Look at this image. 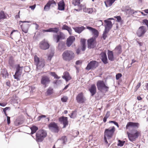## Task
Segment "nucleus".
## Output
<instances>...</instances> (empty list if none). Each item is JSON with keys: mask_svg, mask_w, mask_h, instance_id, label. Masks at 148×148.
I'll return each instance as SVG.
<instances>
[{"mask_svg": "<svg viewBox=\"0 0 148 148\" xmlns=\"http://www.w3.org/2000/svg\"><path fill=\"white\" fill-rule=\"evenodd\" d=\"M139 126V124L138 123L129 122L127 123L126 126V129H128L130 127L138 128Z\"/></svg>", "mask_w": 148, "mask_h": 148, "instance_id": "19", "label": "nucleus"}, {"mask_svg": "<svg viewBox=\"0 0 148 148\" xmlns=\"http://www.w3.org/2000/svg\"><path fill=\"white\" fill-rule=\"evenodd\" d=\"M7 123L9 124L10 123V117L8 116H7Z\"/></svg>", "mask_w": 148, "mask_h": 148, "instance_id": "64", "label": "nucleus"}, {"mask_svg": "<svg viewBox=\"0 0 148 148\" xmlns=\"http://www.w3.org/2000/svg\"><path fill=\"white\" fill-rule=\"evenodd\" d=\"M127 134L129 140L130 141L133 142L135 141L139 136H140L141 132L140 131L135 130L134 132H132L130 133L127 132Z\"/></svg>", "mask_w": 148, "mask_h": 148, "instance_id": "5", "label": "nucleus"}, {"mask_svg": "<svg viewBox=\"0 0 148 148\" xmlns=\"http://www.w3.org/2000/svg\"><path fill=\"white\" fill-rule=\"evenodd\" d=\"M59 140L61 141L62 144L65 145L66 144V143L67 142V138L66 136H63Z\"/></svg>", "mask_w": 148, "mask_h": 148, "instance_id": "32", "label": "nucleus"}, {"mask_svg": "<svg viewBox=\"0 0 148 148\" xmlns=\"http://www.w3.org/2000/svg\"><path fill=\"white\" fill-rule=\"evenodd\" d=\"M87 12L88 14H91L93 12V9L92 8H87Z\"/></svg>", "mask_w": 148, "mask_h": 148, "instance_id": "52", "label": "nucleus"}, {"mask_svg": "<svg viewBox=\"0 0 148 148\" xmlns=\"http://www.w3.org/2000/svg\"><path fill=\"white\" fill-rule=\"evenodd\" d=\"M56 5V3L54 0H49L45 5L44 10L48 11L49 10L50 6L54 7Z\"/></svg>", "mask_w": 148, "mask_h": 148, "instance_id": "13", "label": "nucleus"}, {"mask_svg": "<svg viewBox=\"0 0 148 148\" xmlns=\"http://www.w3.org/2000/svg\"><path fill=\"white\" fill-rule=\"evenodd\" d=\"M39 60V58L36 56L35 55L34 56V61L35 62L36 65L40 61Z\"/></svg>", "mask_w": 148, "mask_h": 148, "instance_id": "43", "label": "nucleus"}, {"mask_svg": "<svg viewBox=\"0 0 148 148\" xmlns=\"http://www.w3.org/2000/svg\"><path fill=\"white\" fill-rule=\"evenodd\" d=\"M77 102L79 103H83L85 102L86 99L82 92L79 93L76 97Z\"/></svg>", "mask_w": 148, "mask_h": 148, "instance_id": "14", "label": "nucleus"}, {"mask_svg": "<svg viewBox=\"0 0 148 148\" xmlns=\"http://www.w3.org/2000/svg\"><path fill=\"white\" fill-rule=\"evenodd\" d=\"M46 116L45 115H44L43 114H41L40 116H39L38 117V118H37V121H39L41 120V119L42 118H45L46 117Z\"/></svg>", "mask_w": 148, "mask_h": 148, "instance_id": "46", "label": "nucleus"}, {"mask_svg": "<svg viewBox=\"0 0 148 148\" xmlns=\"http://www.w3.org/2000/svg\"><path fill=\"white\" fill-rule=\"evenodd\" d=\"M125 143V141L121 140H118V143L117 144V145L118 146L122 147L123 146Z\"/></svg>", "mask_w": 148, "mask_h": 148, "instance_id": "40", "label": "nucleus"}, {"mask_svg": "<svg viewBox=\"0 0 148 148\" xmlns=\"http://www.w3.org/2000/svg\"><path fill=\"white\" fill-rule=\"evenodd\" d=\"M115 49L117 51V54L118 55L121 54L122 52L121 46L120 45L117 46Z\"/></svg>", "mask_w": 148, "mask_h": 148, "instance_id": "35", "label": "nucleus"}, {"mask_svg": "<svg viewBox=\"0 0 148 148\" xmlns=\"http://www.w3.org/2000/svg\"><path fill=\"white\" fill-rule=\"evenodd\" d=\"M53 93V88L51 87H49L47 90L46 94L47 96H49Z\"/></svg>", "mask_w": 148, "mask_h": 148, "instance_id": "31", "label": "nucleus"}, {"mask_svg": "<svg viewBox=\"0 0 148 148\" xmlns=\"http://www.w3.org/2000/svg\"><path fill=\"white\" fill-rule=\"evenodd\" d=\"M107 54L108 60L111 61H113L114 60V58L113 51L108 50Z\"/></svg>", "mask_w": 148, "mask_h": 148, "instance_id": "27", "label": "nucleus"}, {"mask_svg": "<svg viewBox=\"0 0 148 148\" xmlns=\"http://www.w3.org/2000/svg\"><path fill=\"white\" fill-rule=\"evenodd\" d=\"M36 68L38 69L42 68L45 66V61L44 60L40 61L37 64H36Z\"/></svg>", "mask_w": 148, "mask_h": 148, "instance_id": "28", "label": "nucleus"}, {"mask_svg": "<svg viewBox=\"0 0 148 148\" xmlns=\"http://www.w3.org/2000/svg\"><path fill=\"white\" fill-rule=\"evenodd\" d=\"M86 28L89 30L91 32H92V31L94 30V29H95V28H92V27L89 26H86Z\"/></svg>", "mask_w": 148, "mask_h": 148, "instance_id": "55", "label": "nucleus"}, {"mask_svg": "<svg viewBox=\"0 0 148 148\" xmlns=\"http://www.w3.org/2000/svg\"><path fill=\"white\" fill-rule=\"evenodd\" d=\"M102 37H103V40H106L107 37V34L103 33L102 35Z\"/></svg>", "mask_w": 148, "mask_h": 148, "instance_id": "57", "label": "nucleus"}, {"mask_svg": "<svg viewBox=\"0 0 148 148\" xmlns=\"http://www.w3.org/2000/svg\"><path fill=\"white\" fill-rule=\"evenodd\" d=\"M53 37L54 39H56V43L59 42L60 40L64 39L65 36L64 34L61 32H60L59 34H53Z\"/></svg>", "mask_w": 148, "mask_h": 148, "instance_id": "16", "label": "nucleus"}, {"mask_svg": "<svg viewBox=\"0 0 148 148\" xmlns=\"http://www.w3.org/2000/svg\"><path fill=\"white\" fill-rule=\"evenodd\" d=\"M48 127L52 132L54 133H58L60 131L57 123L54 122L50 123L48 125Z\"/></svg>", "mask_w": 148, "mask_h": 148, "instance_id": "7", "label": "nucleus"}, {"mask_svg": "<svg viewBox=\"0 0 148 148\" xmlns=\"http://www.w3.org/2000/svg\"><path fill=\"white\" fill-rule=\"evenodd\" d=\"M110 116V112L109 111H108L107 112L105 116V117L108 118Z\"/></svg>", "mask_w": 148, "mask_h": 148, "instance_id": "60", "label": "nucleus"}, {"mask_svg": "<svg viewBox=\"0 0 148 148\" xmlns=\"http://www.w3.org/2000/svg\"><path fill=\"white\" fill-rule=\"evenodd\" d=\"M24 122V118H22L21 120H19V125L20 124H22Z\"/></svg>", "mask_w": 148, "mask_h": 148, "instance_id": "63", "label": "nucleus"}, {"mask_svg": "<svg viewBox=\"0 0 148 148\" xmlns=\"http://www.w3.org/2000/svg\"><path fill=\"white\" fill-rule=\"evenodd\" d=\"M53 56L54 53H51L49 54L48 56L47 60H48L51 61Z\"/></svg>", "mask_w": 148, "mask_h": 148, "instance_id": "45", "label": "nucleus"}, {"mask_svg": "<svg viewBox=\"0 0 148 148\" xmlns=\"http://www.w3.org/2000/svg\"><path fill=\"white\" fill-rule=\"evenodd\" d=\"M67 40H68L69 41L73 43L75 40V38L73 36H70L67 38Z\"/></svg>", "mask_w": 148, "mask_h": 148, "instance_id": "41", "label": "nucleus"}, {"mask_svg": "<svg viewBox=\"0 0 148 148\" xmlns=\"http://www.w3.org/2000/svg\"><path fill=\"white\" fill-rule=\"evenodd\" d=\"M73 28L75 32L79 34L81 33L86 29L85 27L83 26H81L80 27L78 26L73 27Z\"/></svg>", "mask_w": 148, "mask_h": 148, "instance_id": "22", "label": "nucleus"}, {"mask_svg": "<svg viewBox=\"0 0 148 148\" xmlns=\"http://www.w3.org/2000/svg\"><path fill=\"white\" fill-rule=\"evenodd\" d=\"M59 121L61 124H63V128H65L68 125L69 121L68 117L64 116H62L59 118Z\"/></svg>", "mask_w": 148, "mask_h": 148, "instance_id": "15", "label": "nucleus"}, {"mask_svg": "<svg viewBox=\"0 0 148 148\" xmlns=\"http://www.w3.org/2000/svg\"><path fill=\"white\" fill-rule=\"evenodd\" d=\"M99 63L95 60L90 61L87 64L86 69L87 70H90L93 69H96L99 66Z\"/></svg>", "mask_w": 148, "mask_h": 148, "instance_id": "10", "label": "nucleus"}, {"mask_svg": "<svg viewBox=\"0 0 148 148\" xmlns=\"http://www.w3.org/2000/svg\"><path fill=\"white\" fill-rule=\"evenodd\" d=\"M116 0H107L105 1L106 6L107 7L111 6Z\"/></svg>", "mask_w": 148, "mask_h": 148, "instance_id": "30", "label": "nucleus"}, {"mask_svg": "<svg viewBox=\"0 0 148 148\" xmlns=\"http://www.w3.org/2000/svg\"><path fill=\"white\" fill-rule=\"evenodd\" d=\"M86 39L83 38H81V39L80 42L81 45H86Z\"/></svg>", "mask_w": 148, "mask_h": 148, "instance_id": "49", "label": "nucleus"}, {"mask_svg": "<svg viewBox=\"0 0 148 148\" xmlns=\"http://www.w3.org/2000/svg\"><path fill=\"white\" fill-rule=\"evenodd\" d=\"M115 128L114 127H111L108 129H106L104 132V141L106 144H108V147L110 144L108 143L107 139L109 140L112 138Z\"/></svg>", "mask_w": 148, "mask_h": 148, "instance_id": "2", "label": "nucleus"}, {"mask_svg": "<svg viewBox=\"0 0 148 148\" xmlns=\"http://www.w3.org/2000/svg\"><path fill=\"white\" fill-rule=\"evenodd\" d=\"M122 76V74L120 73H118L116 75V80L119 79Z\"/></svg>", "mask_w": 148, "mask_h": 148, "instance_id": "47", "label": "nucleus"}, {"mask_svg": "<svg viewBox=\"0 0 148 148\" xmlns=\"http://www.w3.org/2000/svg\"><path fill=\"white\" fill-rule=\"evenodd\" d=\"M96 39L93 38H91L87 40V47L89 49H93L96 46Z\"/></svg>", "mask_w": 148, "mask_h": 148, "instance_id": "9", "label": "nucleus"}, {"mask_svg": "<svg viewBox=\"0 0 148 148\" xmlns=\"http://www.w3.org/2000/svg\"><path fill=\"white\" fill-rule=\"evenodd\" d=\"M130 8L128 6H125L124 7H123L122 8V11L123 12H124L126 13H127L130 10Z\"/></svg>", "mask_w": 148, "mask_h": 148, "instance_id": "37", "label": "nucleus"}, {"mask_svg": "<svg viewBox=\"0 0 148 148\" xmlns=\"http://www.w3.org/2000/svg\"><path fill=\"white\" fill-rule=\"evenodd\" d=\"M143 23L147 26L148 30V20L146 19L143 20Z\"/></svg>", "mask_w": 148, "mask_h": 148, "instance_id": "51", "label": "nucleus"}, {"mask_svg": "<svg viewBox=\"0 0 148 148\" xmlns=\"http://www.w3.org/2000/svg\"><path fill=\"white\" fill-rule=\"evenodd\" d=\"M62 58L63 60L69 62L72 60L75 57L74 52L71 50H65L62 53Z\"/></svg>", "mask_w": 148, "mask_h": 148, "instance_id": "3", "label": "nucleus"}, {"mask_svg": "<svg viewBox=\"0 0 148 148\" xmlns=\"http://www.w3.org/2000/svg\"><path fill=\"white\" fill-rule=\"evenodd\" d=\"M62 29L67 30L70 35L71 34L72 29L71 27H69L68 25H64L62 27Z\"/></svg>", "mask_w": 148, "mask_h": 148, "instance_id": "29", "label": "nucleus"}, {"mask_svg": "<svg viewBox=\"0 0 148 148\" xmlns=\"http://www.w3.org/2000/svg\"><path fill=\"white\" fill-rule=\"evenodd\" d=\"M114 17L116 19V21L117 22L120 23L121 24L123 23V21L122 20L120 16H114Z\"/></svg>", "mask_w": 148, "mask_h": 148, "instance_id": "39", "label": "nucleus"}, {"mask_svg": "<svg viewBox=\"0 0 148 148\" xmlns=\"http://www.w3.org/2000/svg\"><path fill=\"white\" fill-rule=\"evenodd\" d=\"M101 56V60L103 64H106L108 63V60L106 51H102L100 54Z\"/></svg>", "mask_w": 148, "mask_h": 148, "instance_id": "18", "label": "nucleus"}, {"mask_svg": "<svg viewBox=\"0 0 148 148\" xmlns=\"http://www.w3.org/2000/svg\"><path fill=\"white\" fill-rule=\"evenodd\" d=\"M74 133L75 134L74 135V136L75 137H76L79 134V132L78 131H75L74 132Z\"/></svg>", "mask_w": 148, "mask_h": 148, "instance_id": "62", "label": "nucleus"}, {"mask_svg": "<svg viewBox=\"0 0 148 148\" xmlns=\"http://www.w3.org/2000/svg\"><path fill=\"white\" fill-rule=\"evenodd\" d=\"M88 90L91 94V96H93L96 93L97 88L95 84H92L88 89Z\"/></svg>", "mask_w": 148, "mask_h": 148, "instance_id": "20", "label": "nucleus"}, {"mask_svg": "<svg viewBox=\"0 0 148 148\" xmlns=\"http://www.w3.org/2000/svg\"><path fill=\"white\" fill-rule=\"evenodd\" d=\"M147 31L145 27L142 26L138 28L136 32V34L138 37H141L143 36Z\"/></svg>", "mask_w": 148, "mask_h": 148, "instance_id": "12", "label": "nucleus"}, {"mask_svg": "<svg viewBox=\"0 0 148 148\" xmlns=\"http://www.w3.org/2000/svg\"><path fill=\"white\" fill-rule=\"evenodd\" d=\"M59 31V28L58 27L49 28L47 29H43V32H49L57 34Z\"/></svg>", "mask_w": 148, "mask_h": 148, "instance_id": "17", "label": "nucleus"}, {"mask_svg": "<svg viewBox=\"0 0 148 148\" xmlns=\"http://www.w3.org/2000/svg\"><path fill=\"white\" fill-rule=\"evenodd\" d=\"M128 13H129L130 14H133L134 13V10L133 9H131L130 8V9Z\"/></svg>", "mask_w": 148, "mask_h": 148, "instance_id": "56", "label": "nucleus"}, {"mask_svg": "<svg viewBox=\"0 0 148 148\" xmlns=\"http://www.w3.org/2000/svg\"><path fill=\"white\" fill-rule=\"evenodd\" d=\"M72 3L75 6L79 5L80 3V0H74Z\"/></svg>", "mask_w": 148, "mask_h": 148, "instance_id": "44", "label": "nucleus"}, {"mask_svg": "<svg viewBox=\"0 0 148 148\" xmlns=\"http://www.w3.org/2000/svg\"><path fill=\"white\" fill-rule=\"evenodd\" d=\"M77 110H76L72 111L71 114V115L70 116V117L73 119H74L75 118L77 115Z\"/></svg>", "mask_w": 148, "mask_h": 148, "instance_id": "38", "label": "nucleus"}, {"mask_svg": "<svg viewBox=\"0 0 148 148\" xmlns=\"http://www.w3.org/2000/svg\"><path fill=\"white\" fill-rule=\"evenodd\" d=\"M50 75L52 76L54 78L58 79L60 78V77L58 76L54 72H50Z\"/></svg>", "mask_w": 148, "mask_h": 148, "instance_id": "42", "label": "nucleus"}, {"mask_svg": "<svg viewBox=\"0 0 148 148\" xmlns=\"http://www.w3.org/2000/svg\"><path fill=\"white\" fill-rule=\"evenodd\" d=\"M81 49L82 51H84L86 49V45H81Z\"/></svg>", "mask_w": 148, "mask_h": 148, "instance_id": "54", "label": "nucleus"}, {"mask_svg": "<svg viewBox=\"0 0 148 148\" xmlns=\"http://www.w3.org/2000/svg\"><path fill=\"white\" fill-rule=\"evenodd\" d=\"M50 47V45L47 41L45 39L41 41L39 44V47L40 49L43 50L48 49Z\"/></svg>", "mask_w": 148, "mask_h": 148, "instance_id": "11", "label": "nucleus"}, {"mask_svg": "<svg viewBox=\"0 0 148 148\" xmlns=\"http://www.w3.org/2000/svg\"><path fill=\"white\" fill-rule=\"evenodd\" d=\"M30 129L31 130V132L30 134L32 135L36 133V131L38 130V127L36 126H33L31 127Z\"/></svg>", "mask_w": 148, "mask_h": 148, "instance_id": "36", "label": "nucleus"}, {"mask_svg": "<svg viewBox=\"0 0 148 148\" xmlns=\"http://www.w3.org/2000/svg\"><path fill=\"white\" fill-rule=\"evenodd\" d=\"M62 77L65 79L66 82H68L71 79V77L70 76L69 73L67 71H65Z\"/></svg>", "mask_w": 148, "mask_h": 148, "instance_id": "24", "label": "nucleus"}, {"mask_svg": "<svg viewBox=\"0 0 148 148\" xmlns=\"http://www.w3.org/2000/svg\"><path fill=\"white\" fill-rule=\"evenodd\" d=\"M92 33L94 35V36L92 38H93L96 39V38L98 37L99 36V32L97 29L95 28V29H94V30L92 31Z\"/></svg>", "mask_w": 148, "mask_h": 148, "instance_id": "33", "label": "nucleus"}, {"mask_svg": "<svg viewBox=\"0 0 148 148\" xmlns=\"http://www.w3.org/2000/svg\"><path fill=\"white\" fill-rule=\"evenodd\" d=\"M110 123H113L116 126L118 127H119V125L117 122L114 121H109Z\"/></svg>", "mask_w": 148, "mask_h": 148, "instance_id": "50", "label": "nucleus"}, {"mask_svg": "<svg viewBox=\"0 0 148 148\" xmlns=\"http://www.w3.org/2000/svg\"><path fill=\"white\" fill-rule=\"evenodd\" d=\"M68 98L66 96H64L61 98V101L63 102H65L67 101Z\"/></svg>", "mask_w": 148, "mask_h": 148, "instance_id": "48", "label": "nucleus"}, {"mask_svg": "<svg viewBox=\"0 0 148 148\" xmlns=\"http://www.w3.org/2000/svg\"><path fill=\"white\" fill-rule=\"evenodd\" d=\"M7 18V16L5 14L4 11H1L0 12V21L3 20Z\"/></svg>", "mask_w": 148, "mask_h": 148, "instance_id": "34", "label": "nucleus"}, {"mask_svg": "<svg viewBox=\"0 0 148 148\" xmlns=\"http://www.w3.org/2000/svg\"><path fill=\"white\" fill-rule=\"evenodd\" d=\"M22 30L23 32L27 33L28 31L29 28V24H23L21 25Z\"/></svg>", "mask_w": 148, "mask_h": 148, "instance_id": "26", "label": "nucleus"}, {"mask_svg": "<svg viewBox=\"0 0 148 148\" xmlns=\"http://www.w3.org/2000/svg\"><path fill=\"white\" fill-rule=\"evenodd\" d=\"M138 39H137L136 40L137 43L139 45L140 47L142 46L143 45V43L139 42L138 40Z\"/></svg>", "mask_w": 148, "mask_h": 148, "instance_id": "59", "label": "nucleus"}, {"mask_svg": "<svg viewBox=\"0 0 148 148\" xmlns=\"http://www.w3.org/2000/svg\"><path fill=\"white\" fill-rule=\"evenodd\" d=\"M72 43H73L69 41L68 40H66V44L67 46L68 47H70Z\"/></svg>", "mask_w": 148, "mask_h": 148, "instance_id": "53", "label": "nucleus"}, {"mask_svg": "<svg viewBox=\"0 0 148 148\" xmlns=\"http://www.w3.org/2000/svg\"><path fill=\"white\" fill-rule=\"evenodd\" d=\"M57 49L60 51H63L66 49L65 43L63 41H60L59 42Z\"/></svg>", "mask_w": 148, "mask_h": 148, "instance_id": "21", "label": "nucleus"}, {"mask_svg": "<svg viewBox=\"0 0 148 148\" xmlns=\"http://www.w3.org/2000/svg\"><path fill=\"white\" fill-rule=\"evenodd\" d=\"M47 136L46 131L44 130H39L36 133V140L38 143L41 142Z\"/></svg>", "mask_w": 148, "mask_h": 148, "instance_id": "4", "label": "nucleus"}, {"mask_svg": "<svg viewBox=\"0 0 148 148\" xmlns=\"http://www.w3.org/2000/svg\"><path fill=\"white\" fill-rule=\"evenodd\" d=\"M36 6V5H31L29 6V8H30L32 10H34Z\"/></svg>", "mask_w": 148, "mask_h": 148, "instance_id": "61", "label": "nucleus"}, {"mask_svg": "<svg viewBox=\"0 0 148 148\" xmlns=\"http://www.w3.org/2000/svg\"><path fill=\"white\" fill-rule=\"evenodd\" d=\"M96 85L98 90L100 91H101L104 90L107 92L108 90L109 87L106 85L103 80H98Z\"/></svg>", "mask_w": 148, "mask_h": 148, "instance_id": "6", "label": "nucleus"}, {"mask_svg": "<svg viewBox=\"0 0 148 148\" xmlns=\"http://www.w3.org/2000/svg\"><path fill=\"white\" fill-rule=\"evenodd\" d=\"M50 78L47 75H43L41 76L40 79V83L45 88L47 87L50 82Z\"/></svg>", "mask_w": 148, "mask_h": 148, "instance_id": "8", "label": "nucleus"}, {"mask_svg": "<svg viewBox=\"0 0 148 148\" xmlns=\"http://www.w3.org/2000/svg\"><path fill=\"white\" fill-rule=\"evenodd\" d=\"M104 22L106 25H104L105 28L110 29L112 27V22L111 21L108 20H105Z\"/></svg>", "mask_w": 148, "mask_h": 148, "instance_id": "25", "label": "nucleus"}, {"mask_svg": "<svg viewBox=\"0 0 148 148\" xmlns=\"http://www.w3.org/2000/svg\"><path fill=\"white\" fill-rule=\"evenodd\" d=\"M58 10L63 11L65 10V4L63 0H62L58 3Z\"/></svg>", "mask_w": 148, "mask_h": 148, "instance_id": "23", "label": "nucleus"}, {"mask_svg": "<svg viewBox=\"0 0 148 148\" xmlns=\"http://www.w3.org/2000/svg\"><path fill=\"white\" fill-rule=\"evenodd\" d=\"M110 30V29H108L105 28L104 31L103 32V33L107 34L108 33V32Z\"/></svg>", "mask_w": 148, "mask_h": 148, "instance_id": "58", "label": "nucleus"}, {"mask_svg": "<svg viewBox=\"0 0 148 148\" xmlns=\"http://www.w3.org/2000/svg\"><path fill=\"white\" fill-rule=\"evenodd\" d=\"M8 66L11 67L16 68V71L15 74L14 75V78L16 79L15 80L14 82V84L15 86H18V82L16 81L18 80V60H16L15 58L12 56H10L8 60Z\"/></svg>", "mask_w": 148, "mask_h": 148, "instance_id": "1", "label": "nucleus"}]
</instances>
